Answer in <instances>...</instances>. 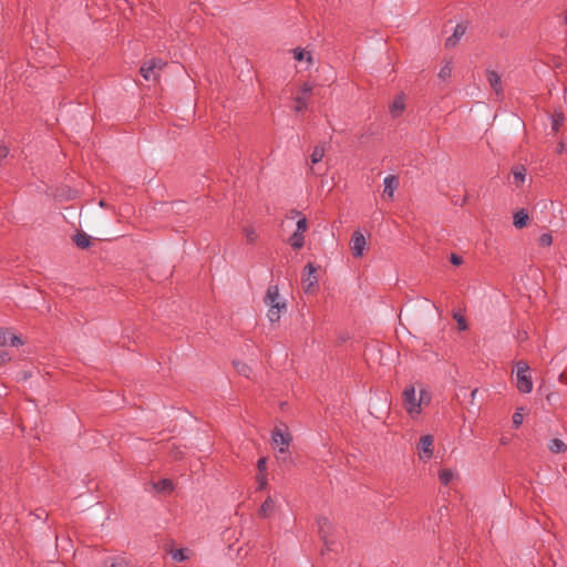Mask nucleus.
Here are the masks:
<instances>
[{
    "label": "nucleus",
    "instance_id": "obj_1",
    "mask_svg": "<svg viewBox=\"0 0 567 567\" xmlns=\"http://www.w3.org/2000/svg\"><path fill=\"white\" fill-rule=\"evenodd\" d=\"M402 396L403 406L408 414L412 417L417 416L422 411V404L429 403L430 401V395L425 390H421L417 398L415 389L412 385L404 389Z\"/></svg>",
    "mask_w": 567,
    "mask_h": 567
},
{
    "label": "nucleus",
    "instance_id": "obj_2",
    "mask_svg": "<svg viewBox=\"0 0 567 567\" xmlns=\"http://www.w3.org/2000/svg\"><path fill=\"white\" fill-rule=\"evenodd\" d=\"M528 365L524 362H518L516 367V385L522 393H529L533 390V381L528 373Z\"/></svg>",
    "mask_w": 567,
    "mask_h": 567
},
{
    "label": "nucleus",
    "instance_id": "obj_3",
    "mask_svg": "<svg viewBox=\"0 0 567 567\" xmlns=\"http://www.w3.org/2000/svg\"><path fill=\"white\" fill-rule=\"evenodd\" d=\"M419 458L421 461H429L434 453V437L430 434L423 435L417 444Z\"/></svg>",
    "mask_w": 567,
    "mask_h": 567
},
{
    "label": "nucleus",
    "instance_id": "obj_4",
    "mask_svg": "<svg viewBox=\"0 0 567 567\" xmlns=\"http://www.w3.org/2000/svg\"><path fill=\"white\" fill-rule=\"evenodd\" d=\"M316 270L317 269L312 262H308L303 268L302 282L306 292H310L318 284V279L315 275Z\"/></svg>",
    "mask_w": 567,
    "mask_h": 567
},
{
    "label": "nucleus",
    "instance_id": "obj_5",
    "mask_svg": "<svg viewBox=\"0 0 567 567\" xmlns=\"http://www.w3.org/2000/svg\"><path fill=\"white\" fill-rule=\"evenodd\" d=\"M365 237L359 230H355L351 238V251L354 257H361L365 249Z\"/></svg>",
    "mask_w": 567,
    "mask_h": 567
},
{
    "label": "nucleus",
    "instance_id": "obj_6",
    "mask_svg": "<svg viewBox=\"0 0 567 567\" xmlns=\"http://www.w3.org/2000/svg\"><path fill=\"white\" fill-rule=\"evenodd\" d=\"M290 436L288 433H284L280 429H275L272 432V444L278 447L280 453H285L289 446Z\"/></svg>",
    "mask_w": 567,
    "mask_h": 567
},
{
    "label": "nucleus",
    "instance_id": "obj_7",
    "mask_svg": "<svg viewBox=\"0 0 567 567\" xmlns=\"http://www.w3.org/2000/svg\"><path fill=\"white\" fill-rule=\"evenodd\" d=\"M264 302L268 308H271L276 303H286L281 300L279 289L277 286L270 285L264 297Z\"/></svg>",
    "mask_w": 567,
    "mask_h": 567
},
{
    "label": "nucleus",
    "instance_id": "obj_8",
    "mask_svg": "<svg viewBox=\"0 0 567 567\" xmlns=\"http://www.w3.org/2000/svg\"><path fill=\"white\" fill-rule=\"evenodd\" d=\"M486 79L496 95H501L503 93L501 75L494 70H487Z\"/></svg>",
    "mask_w": 567,
    "mask_h": 567
},
{
    "label": "nucleus",
    "instance_id": "obj_9",
    "mask_svg": "<svg viewBox=\"0 0 567 567\" xmlns=\"http://www.w3.org/2000/svg\"><path fill=\"white\" fill-rule=\"evenodd\" d=\"M466 29L467 27L464 23L456 24L453 34L446 39L445 45L447 48H454L462 39V37L465 34Z\"/></svg>",
    "mask_w": 567,
    "mask_h": 567
},
{
    "label": "nucleus",
    "instance_id": "obj_10",
    "mask_svg": "<svg viewBox=\"0 0 567 567\" xmlns=\"http://www.w3.org/2000/svg\"><path fill=\"white\" fill-rule=\"evenodd\" d=\"M318 532L321 537V539L324 542V544H328V537L331 534L333 526L331 522L326 517H320L318 519Z\"/></svg>",
    "mask_w": 567,
    "mask_h": 567
},
{
    "label": "nucleus",
    "instance_id": "obj_11",
    "mask_svg": "<svg viewBox=\"0 0 567 567\" xmlns=\"http://www.w3.org/2000/svg\"><path fill=\"white\" fill-rule=\"evenodd\" d=\"M384 189H383V196H388L390 199L393 198L394 190L399 186V179L394 175H389L383 181Z\"/></svg>",
    "mask_w": 567,
    "mask_h": 567
},
{
    "label": "nucleus",
    "instance_id": "obj_12",
    "mask_svg": "<svg viewBox=\"0 0 567 567\" xmlns=\"http://www.w3.org/2000/svg\"><path fill=\"white\" fill-rule=\"evenodd\" d=\"M513 183L516 187H520L526 179V168L524 165L517 164L512 168Z\"/></svg>",
    "mask_w": 567,
    "mask_h": 567
},
{
    "label": "nucleus",
    "instance_id": "obj_13",
    "mask_svg": "<svg viewBox=\"0 0 567 567\" xmlns=\"http://www.w3.org/2000/svg\"><path fill=\"white\" fill-rule=\"evenodd\" d=\"M155 64H151L150 62L145 63L141 66V74L146 81H157L159 73L154 69Z\"/></svg>",
    "mask_w": 567,
    "mask_h": 567
},
{
    "label": "nucleus",
    "instance_id": "obj_14",
    "mask_svg": "<svg viewBox=\"0 0 567 567\" xmlns=\"http://www.w3.org/2000/svg\"><path fill=\"white\" fill-rule=\"evenodd\" d=\"M405 109L404 95L399 94L394 97L392 104L390 105V113L392 116H399Z\"/></svg>",
    "mask_w": 567,
    "mask_h": 567
},
{
    "label": "nucleus",
    "instance_id": "obj_15",
    "mask_svg": "<svg viewBox=\"0 0 567 567\" xmlns=\"http://www.w3.org/2000/svg\"><path fill=\"white\" fill-rule=\"evenodd\" d=\"M275 508H276V501L271 496H268L265 499V502L261 504V507L259 509V515L264 518H267L274 514Z\"/></svg>",
    "mask_w": 567,
    "mask_h": 567
},
{
    "label": "nucleus",
    "instance_id": "obj_16",
    "mask_svg": "<svg viewBox=\"0 0 567 567\" xmlns=\"http://www.w3.org/2000/svg\"><path fill=\"white\" fill-rule=\"evenodd\" d=\"M287 308L286 303H276L271 308L268 309L267 317L271 323L278 322L280 320V313L285 311Z\"/></svg>",
    "mask_w": 567,
    "mask_h": 567
},
{
    "label": "nucleus",
    "instance_id": "obj_17",
    "mask_svg": "<svg viewBox=\"0 0 567 567\" xmlns=\"http://www.w3.org/2000/svg\"><path fill=\"white\" fill-rule=\"evenodd\" d=\"M73 240L75 245L81 249H86L91 246V237L84 231H78L74 235Z\"/></svg>",
    "mask_w": 567,
    "mask_h": 567
},
{
    "label": "nucleus",
    "instance_id": "obj_18",
    "mask_svg": "<svg viewBox=\"0 0 567 567\" xmlns=\"http://www.w3.org/2000/svg\"><path fill=\"white\" fill-rule=\"evenodd\" d=\"M527 220H528V214L524 209L516 212L513 216V224L516 228L525 227L527 224Z\"/></svg>",
    "mask_w": 567,
    "mask_h": 567
},
{
    "label": "nucleus",
    "instance_id": "obj_19",
    "mask_svg": "<svg viewBox=\"0 0 567 567\" xmlns=\"http://www.w3.org/2000/svg\"><path fill=\"white\" fill-rule=\"evenodd\" d=\"M548 450L551 453L559 454L566 452L567 445L560 439H553L548 442Z\"/></svg>",
    "mask_w": 567,
    "mask_h": 567
},
{
    "label": "nucleus",
    "instance_id": "obj_20",
    "mask_svg": "<svg viewBox=\"0 0 567 567\" xmlns=\"http://www.w3.org/2000/svg\"><path fill=\"white\" fill-rule=\"evenodd\" d=\"M154 488L159 493H171L173 491V483L168 478H164L154 483Z\"/></svg>",
    "mask_w": 567,
    "mask_h": 567
},
{
    "label": "nucleus",
    "instance_id": "obj_21",
    "mask_svg": "<svg viewBox=\"0 0 567 567\" xmlns=\"http://www.w3.org/2000/svg\"><path fill=\"white\" fill-rule=\"evenodd\" d=\"M289 244L293 249H301L305 245V236L302 234L293 231L289 238Z\"/></svg>",
    "mask_w": 567,
    "mask_h": 567
},
{
    "label": "nucleus",
    "instance_id": "obj_22",
    "mask_svg": "<svg viewBox=\"0 0 567 567\" xmlns=\"http://www.w3.org/2000/svg\"><path fill=\"white\" fill-rule=\"evenodd\" d=\"M293 58L298 61L306 60L309 64L312 62L310 52L305 51L303 49H300V48H296L293 50Z\"/></svg>",
    "mask_w": 567,
    "mask_h": 567
},
{
    "label": "nucleus",
    "instance_id": "obj_23",
    "mask_svg": "<svg viewBox=\"0 0 567 567\" xmlns=\"http://www.w3.org/2000/svg\"><path fill=\"white\" fill-rule=\"evenodd\" d=\"M234 367L237 370V372L246 378L250 377L251 369L249 365H247L245 362L241 361H234Z\"/></svg>",
    "mask_w": 567,
    "mask_h": 567
},
{
    "label": "nucleus",
    "instance_id": "obj_24",
    "mask_svg": "<svg viewBox=\"0 0 567 567\" xmlns=\"http://www.w3.org/2000/svg\"><path fill=\"white\" fill-rule=\"evenodd\" d=\"M296 105L293 107L295 112L301 113L307 109L308 99L303 95H297L295 99Z\"/></svg>",
    "mask_w": 567,
    "mask_h": 567
},
{
    "label": "nucleus",
    "instance_id": "obj_25",
    "mask_svg": "<svg viewBox=\"0 0 567 567\" xmlns=\"http://www.w3.org/2000/svg\"><path fill=\"white\" fill-rule=\"evenodd\" d=\"M324 152H326V150L322 145L316 146L311 154V163L312 164L319 163L323 158Z\"/></svg>",
    "mask_w": 567,
    "mask_h": 567
},
{
    "label": "nucleus",
    "instance_id": "obj_26",
    "mask_svg": "<svg viewBox=\"0 0 567 567\" xmlns=\"http://www.w3.org/2000/svg\"><path fill=\"white\" fill-rule=\"evenodd\" d=\"M439 478L442 484L449 485L454 478V473L451 470L444 468L439 472Z\"/></svg>",
    "mask_w": 567,
    "mask_h": 567
},
{
    "label": "nucleus",
    "instance_id": "obj_27",
    "mask_svg": "<svg viewBox=\"0 0 567 567\" xmlns=\"http://www.w3.org/2000/svg\"><path fill=\"white\" fill-rule=\"evenodd\" d=\"M452 71H453V68H452V62L451 61H447L440 70L439 72V78L441 80H447L451 78L452 75Z\"/></svg>",
    "mask_w": 567,
    "mask_h": 567
},
{
    "label": "nucleus",
    "instance_id": "obj_28",
    "mask_svg": "<svg viewBox=\"0 0 567 567\" xmlns=\"http://www.w3.org/2000/svg\"><path fill=\"white\" fill-rule=\"evenodd\" d=\"M563 122H564L563 113H560V112L559 113H555L551 116V128H553V131L558 132L559 127L563 125Z\"/></svg>",
    "mask_w": 567,
    "mask_h": 567
},
{
    "label": "nucleus",
    "instance_id": "obj_29",
    "mask_svg": "<svg viewBox=\"0 0 567 567\" xmlns=\"http://www.w3.org/2000/svg\"><path fill=\"white\" fill-rule=\"evenodd\" d=\"M106 567H127V563L124 558H112L105 560Z\"/></svg>",
    "mask_w": 567,
    "mask_h": 567
},
{
    "label": "nucleus",
    "instance_id": "obj_30",
    "mask_svg": "<svg viewBox=\"0 0 567 567\" xmlns=\"http://www.w3.org/2000/svg\"><path fill=\"white\" fill-rule=\"evenodd\" d=\"M256 483L258 489H265L268 484L267 473H258L256 476Z\"/></svg>",
    "mask_w": 567,
    "mask_h": 567
},
{
    "label": "nucleus",
    "instance_id": "obj_31",
    "mask_svg": "<svg viewBox=\"0 0 567 567\" xmlns=\"http://www.w3.org/2000/svg\"><path fill=\"white\" fill-rule=\"evenodd\" d=\"M453 318L457 322L458 330L465 331L467 329V323H466V320H465L464 316H462L460 312H455L453 315Z\"/></svg>",
    "mask_w": 567,
    "mask_h": 567
},
{
    "label": "nucleus",
    "instance_id": "obj_32",
    "mask_svg": "<svg viewBox=\"0 0 567 567\" xmlns=\"http://www.w3.org/2000/svg\"><path fill=\"white\" fill-rule=\"evenodd\" d=\"M307 228H308L307 218L306 217L299 218V220L297 221V229L295 231L303 235V233L307 230Z\"/></svg>",
    "mask_w": 567,
    "mask_h": 567
},
{
    "label": "nucleus",
    "instance_id": "obj_33",
    "mask_svg": "<svg viewBox=\"0 0 567 567\" xmlns=\"http://www.w3.org/2000/svg\"><path fill=\"white\" fill-rule=\"evenodd\" d=\"M244 234L248 243H254L257 239V234L251 227L244 228Z\"/></svg>",
    "mask_w": 567,
    "mask_h": 567
},
{
    "label": "nucleus",
    "instance_id": "obj_34",
    "mask_svg": "<svg viewBox=\"0 0 567 567\" xmlns=\"http://www.w3.org/2000/svg\"><path fill=\"white\" fill-rule=\"evenodd\" d=\"M172 557L176 561H183L187 558L184 549H176V550L172 551Z\"/></svg>",
    "mask_w": 567,
    "mask_h": 567
},
{
    "label": "nucleus",
    "instance_id": "obj_35",
    "mask_svg": "<svg viewBox=\"0 0 567 567\" xmlns=\"http://www.w3.org/2000/svg\"><path fill=\"white\" fill-rule=\"evenodd\" d=\"M522 423H523V414L520 413V409H518L513 414V425L517 429L522 425Z\"/></svg>",
    "mask_w": 567,
    "mask_h": 567
},
{
    "label": "nucleus",
    "instance_id": "obj_36",
    "mask_svg": "<svg viewBox=\"0 0 567 567\" xmlns=\"http://www.w3.org/2000/svg\"><path fill=\"white\" fill-rule=\"evenodd\" d=\"M312 90H313V85L312 84L303 83L302 86L300 87V94L299 95H303V96H306L308 99V96L310 95Z\"/></svg>",
    "mask_w": 567,
    "mask_h": 567
},
{
    "label": "nucleus",
    "instance_id": "obj_37",
    "mask_svg": "<svg viewBox=\"0 0 567 567\" xmlns=\"http://www.w3.org/2000/svg\"><path fill=\"white\" fill-rule=\"evenodd\" d=\"M151 64H155L154 65V69L159 73L164 66L166 65V62H164L163 60L161 59H152L151 61H148Z\"/></svg>",
    "mask_w": 567,
    "mask_h": 567
},
{
    "label": "nucleus",
    "instance_id": "obj_38",
    "mask_svg": "<svg viewBox=\"0 0 567 567\" xmlns=\"http://www.w3.org/2000/svg\"><path fill=\"white\" fill-rule=\"evenodd\" d=\"M553 243V237L550 234H543L539 237V245L540 246H549Z\"/></svg>",
    "mask_w": 567,
    "mask_h": 567
},
{
    "label": "nucleus",
    "instance_id": "obj_39",
    "mask_svg": "<svg viewBox=\"0 0 567 567\" xmlns=\"http://www.w3.org/2000/svg\"><path fill=\"white\" fill-rule=\"evenodd\" d=\"M257 468H258L259 473H267V458L266 457H260L257 461Z\"/></svg>",
    "mask_w": 567,
    "mask_h": 567
},
{
    "label": "nucleus",
    "instance_id": "obj_40",
    "mask_svg": "<svg viewBox=\"0 0 567 567\" xmlns=\"http://www.w3.org/2000/svg\"><path fill=\"white\" fill-rule=\"evenodd\" d=\"M450 259L454 266H460L463 262V258L455 254H452Z\"/></svg>",
    "mask_w": 567,
    "mask_h": 567
},
{
    "label": "nucleus",
    "instance_id": "obj_41",
    "mask_svg": "<svg viewBox=\"0 0 567 567\" xmlns=\"http://www.w3.org/2000/svg\"><path fill=\"white\" fill-rule=\"evenodd\" d=\"M8 343V333L0 329V346Z\"/></svg>",
    "mask_w": 567,
    "mask_h": 567
},
{
    "label": "nucleus",
    "instance_id": "obj_42",
    "mask_svg": "<svg viewBox=\"0 0 567 567\" xmlns=\"http://www.w3.org/2000/svg\"><path fill=\"white\" fill-rule=\"evenodd\" d=\"M8 341H10V344L11 346H19V344H22V341L20 340L19 337L17 336H11L10 338H8Z\"/></svg>",
    "mask_w": 567,
    "mask_h": 567
},
{
    "label": "nucleus",
    "instance_id": "obj_43",
    "mask_svg": "<svg viewBox=\"0 0 567 567\" xmlns=\"http://www.w3.org/2000/svg\"><path fill=\"white\" fill-rule=\"evenodd\" d=\"M10 360L9 355H8V352L6 351H0V364L1 363H4L6 361Z\"/></svg>",
    "mask_w": 567,
    "mask_h": 567
},
{
    "label": "nucleus",
    "instance_id": "obj_44",
    "mask_svg": "<svg viewBox=\"0 0 567 567\" xmlns=\"http://www.w3.org/2000/svg\"><path fill=\"white\" fill-rule=\"evenodd\" d=\"M182 456H183V451L179 449H176V451H174V457L182 458Z\"/></svg>",
    "mask_w": 567,
    "mask_h": 567
},
{
    "label": "nucleus",
    "instance_id": "obj_45",
    "mask_svg": "<svg viewBox=\"0 0 567 567\" xmlns=\"http://www.w3.org/2000/svg\"><path fill=\"white\" fill-rule=\"evenodd\" d=\"M565 151V144L560 142L557 146V153H563Z\"/></svg>",
    "mask_w": 567,
    "mask_h": 567
},
{
    "label": "nucleus",
    "instance_id": "obj_46",
    "mask_svg": "<svg viewBox=\"0 0 567 567\" xmlns=\"http://www.w3.org/2000/svg\"><path fill=\"white\" fill-rule=\"evenodd\" d=\"M290 214H291V217H292V218H295V217H297V216H299V215H300V212H298V210H296V209H292V210L290 212Z\"/></svg>",
    "mask_w": 567,
    "mask_h": 567
},
{
    "label": "nucleus",
    "instance_id": "obj_47",
    "mask_svg": "<svg viewBox=\"0 0 567 567\" xmlns=\"http://www.w3.org/2000/svg\"><path fill=\"white\" fill-rule=\"evenodd\" d=\"M477 392H478V390H477V389H474V390L471 392V400H472V402H474V399H475V395H476V393H477Z\"/></svg>",
    "mask_w": 567,
    "mask_h": 567
}]
</instances>
